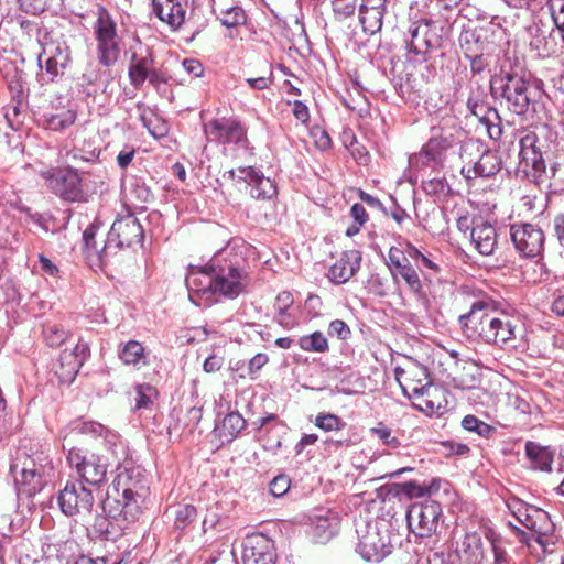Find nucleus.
I'll return each mask as SVG.
<instances>
[{
	"mask_svg": "<svg viewBox=\"0 0 564 564\" xmlns=\"http://www.w3.org/2000/svg\"><path fill=\"white\" fill-rule=\"evenodd\" d=\"M148 494L144 470L132 460L120 463L111 490L104 500V512L116 521L133 522L142 513Z\"/></svg>",
	"mask_w": 564,
	"mask_h": 564,
	"instance_id": "1",
	"label": "nucleus"
},
{
	"mask_svg": "<svg viewBox=\"0 0 564 564\" xmlns=\"http://www.w3.org/2000/svg\"><path fill=\"white\" fill-rule=\"evenodd\" d=\"M459 324L473 340L502 346L516 338L511 318L500 314L497 303L489 296L474 301L469 312L459 316Z\"/></svg>",
	"mask_w": 564,
	"mask_h": 564,
	"instance_id": "2",
	"label": "nucleus"
},
{
	"mask_svg": "<svg viewBox=\"0 0 564 564\" xmlns=\"http://www.w3.org/2000/svg\"><path fill=\"white\" fill-rule=\"evenodd\" d=\"M9 474L18 497H34L53 481L55 468L46 451L37 445H21L12 457Z\"/></svg>",
	"mask_w": 564,
	"mask_h": 564,
	"instance_id": "3",
	"label": "nucleus"
},
{
	"mask_svg": "<svg viewBox=\"0 0 564 564\" xmlns=\"http://www.w3.org/2000/svg\"><path fill=\"white\" fill-rule=\"evenodd\" d=\"M459 45L474 76L491 70L492 66L496 72L500 70L502 59L516 56L514 53L502 52L495 32L482 26L464 29L459 35Z\"/></svg>",
	"mask_w": 564,
	"mask_h": 564,
	"instance_id": "4",
	"label": "nucleus"
},
{
	"mask_svg": "<svg viewBox=\"0 0 564 564\" xmlns=\"http://www.w3.org/2000/svg\"><path fill=\"white\" fill-rule=\"evenodd\" d=\"M490 90L501 97L508 109L517 115H524L529 110L534 93L517 56L502 59L500 70L491 77Z\"/></svg>",
	"mask_w": 564,
	"mask_h": 564,
	"instance_id": "5",
	"label": "nucleus"
},
{
	"mask_svg": "<svg viewBox=\"0 0 564 564\" xmlns=\"http://www.w3.org/2000/svg\"><path fill=\"white\" fill-rule=\"evenodd\" d=\"M446 35V23L441 19L413 22L404 36L409 59L413 63L426 62L432 52L443 46Z\"/></svg>",
	"mask_w": 564,
	"mask_h": 564,
	"instance_id": "6",
	"label": "nucleus"
},
{
	"mask_svg": "<svg viewBox=\"0 0 564 564\" xmlns=\"http://www.w3.org/2000/svg\"><path fill=\"white\" fill-rule=\"evenodd\" d=\"M144 240V230L139 219L131 213L119 215L113 221L107 240L100 249L99 261L101 264H115L118 252L124 248H133Z\"/></svg>",
	"mask_w": 564,
	"mask_h": 564,
	"instance_id": "7",
	"label": "nucleus"
},
{
	"mask_svg": "<svg viewBox=\"0 0 564 564\" xmlns=\"http://www.w3.org/2000/svg\"><path fill=\"white\" fill-rule=\"evenodd\" d=\"M229 251L223 250L210 261L214 272V295L237 297L245 289L247 272L240 268L237 258L229 259Z\"/></svg>",
	"mask_w": 564,
	"mask_h": 564,
	"instance_id": "8",
	"label": "nucleus"
},
{
	"mask_svg": "<svg viewBox=\"0 0 564 564\" xmlns=\"http://www.w3.org/2000/svg\"><path fill=\"white\" fill-rule=\"evenodd\" d=\"M203 131L209 142L224 147V151L249 149L247 128L234 117L212 119L203 124Z\"/></svg>",
	"mask_w": 564,
	"mask_h": 564,
	"instance_id": "9",
	"label": "nucleus"
},
{
	"mask_svg": "<svg viewBox=\"0 0 564 564\" xmlns=\"http://www.w3.org/2000/svg\"><path fill=\"white\" fill-rule=\"evenodd\" d=\"M94 35L99 64L104 67L115 65L120 56V37L115 20L104 8L98 10V18L94 24Z\"/></svg>",
	"mask_w": 564,
	"mask_h": 564,
	"instance_id": "10",
	"label": "nucleus"
},
{
	"mask_svg": "<svg viewBox=\"0 0 564 564\" xmlns=\"http://www.w3.org/2000/svg\"><path fill=\"white\" fill-rule=\"evenodd\" d=\"M457 139L452 129L433 127L431 137L417 154L410 158L412 165L431 166L434 170L442 169L446 161V153L452 149Z\"/></svg>",
	"mask_w": 564,
	"mask_h": 564,
	"instance_id": "11",
	"label": "nucleus"
},
{
	"mask_svg": "<svg viewBox=\"0 0 564 564\" xmlns=\"http://www.w3.org/2000/svg\"><path fill=\"white\" fill-rule=\"evenodd\" d=\"M529 37V46L538 56L547 58L560 54L564 48V40L561 32L541 19L533 20L525 28Z\"/></svg>",
	"mask_w": 564,
	"mask_h": 564,
	"instance_id": "12",
	"label": "nucleus"
},
{
	"mask_svg": "<svg viewBox=\"0 0 564 564\" xmlns=\"http://www.w3.org/2000/svg\"><path fill=\"white\" fill-rule=\"evenodd\" d=\"M67 462L87 484L97 486L106 480L108 463L98 454L73 447L68 451Z\"/></svg>",
	"mask_w": 564,
	"mask_h": 564,
	"instance_id": "13",
	"label": "nucleus"
},
{
	"mask_svg": "<svg viewBox=\"0 0 564 564\" xmlns=\"http://www.w3.org/2000/svg\"><path fill=\"white\" fill-rule=\"evenodd\" d=\"M58 505L66 516H87L94 507L93 491L79 480H68L58 494Z\"/></svg>",
	"mask_w": 564,
	"mask_h": 564,
	"instance_id": "14",
	"label": "nucleus"
},
{
	"mask_svg": "<svg viewBox=\"0 0 564 564\" xmlns=\"http://www.w3.org/2000/svg\"><path fill=\"white\" fill-rule=\"evenodd\" d=\"M510 237L516 250L524 258H538L544 250L545 236L536 225L513 224L510 228Z\"/></svg>",
	"mask_w": 564,
	"mask_h": 564,
	"instance_id": "15",
	"label": "nucleus"
},
{
	"mask_svg": "<svg viewBox=\"0 0 564 564\" xmlns=\"http://www.w3.org/2000/svg\"><path fill=\"white\" fill-rule=\"evenodd\" d=\"M46 180L48 187L65 200L80 202L85 198L82 175L73 167L57 169Z\"/></svg>",
	"mask_w": 564,
	"mask_h": 564,
	"instance_id": "16",
	"label": "nucleus"
},
{
	"mask_svg": "<svg viewBox=\"0 0 564 564\" xmlns=\"http://www.w3.org/2000/svg\"><path fill=\"white\" fill-rule=\"evenodd\" d=\"M394 377L403 393L409 398L424 397L429 393L431 380L427 368L421 364L410 361L405 368L397 366Z\"/></svg>",
	"mask_w": 564,
	"mask_h": 564,
	"instance_id": "17",
	"label": "nucleus"
},
{
	"mask_svg": "<svg viewBox=\"0 0 564 564\" xmlns=\"http://www.w3.org/2000/svg\"><path fill=\"white\" fill-rule=\"evenodd\" d=\"M442 514L440 503L429 501L413 505L408 511L406 519L411 530L420 536H430L436 531Z\"/></svg>",
	"mask_w": 564,
	"mask_h": 564,
	"instance_id": "18",
	"label": "nucleus"
},
{
	"mask_svg": "<svg viewBox=\"0 0 564 564\" xmlns=\"http://www.w3.org/2000/svg\"><path fill=\"white\" fill-rule=\"evenodd\" d=\"M494 542H484L480 534L469 532L456 549L459 564H494L491 561Z\"/></svg>",
	"mask_w": 564,
	"mask_h": 564,
	"instance_id": "19",
	"label": "nucleus"
},
{
	"mask_svg": "<svg viewBox=\"0 0 564 564\" xmlns=\"http://www.w3.org/2000/svg\"><path fill=\"white\" fill-rule=\"evenodd\" d=\"M517 505L518 507L512 510L517 520L527 529L538 534L535 541L539 544H544L543 539L552 533L554 527L550 520L549 513L521 502Z\"/></svg>",
	"mask_w": 564,
	"mask_h": 564,
	"instance_id": "20",
	"label": "nucleus"
},
{
	"mask_svg": "<svg viewBox=\"0 0 564 564\" xmlns=\"http://www.w3.org/2000/svg\"><path fill=\"white\" fill-rule=\"evenodd\" d=\"M21 26L28 29L29 35H34L41 52L37 54V64L43 68V58L48 57L58 59L61 63H69L70 50L65 42L61 41H46L47 34L42 37L40 28L29 21H23Z\"/></svg>",
	"mask_w": 564,
	"mask_h": 564,
	"instance_id": "21",
	"label": "nucleus"
},
{
	"mask_svg": "<svg viewBox=\"0 0 564 564\" xmlns=\"http://www.w3.org/2000/svg\"><path fill=\"white\" fill-rule=\"evenodd\" d=\"M242 547L243 564H275L273 542L267 535L252 534L243 541Z\"/></svg>",
	"mask_w": 564,
	"mask_h": 564,
	"instance_id": "22",
	"label": "nucleus"
},
{
	"mask_svg": "<svg viewBox=\"0 0 564 564\" xmlns=\"http://www.w3.org/2000/svg\"><path fill=\"white\" fill-rule=\"evenodd\" d=\"M154 58L149 46L143 45L139 39L131 47L128 76L134 88H140L145 83V75L154 67Z\"/></svg>",
	"mask_w": 564,
	"mask_h": 564,
	"instance_id": "23",
	"label": "nucleus"
},
{
	"mask_svg": "<svg viewBox=\"0 0 564 564\" xmlns=\"http://www.w3.org/2000/svg\"><path fill=\"white\" fill-rule=\"evenodd\" d=\"M188 290L189 299L197 303L195 296H206V301H210L214 295V272L210 269V263L207 267H189L188 273L185 279Z\"/></svg>",
	"mask_w": 564,
	"mask_h": 564,
	"instance_id": "24",
	"label": "nucleus"
},
{
	"mask_svg": "<svg viewBox=\"0 0 564 564\" xmlns=\"http://www.w3.org/2000/svg\"><path fill=\"white\" fill-rule=\"evenodd\" d=\"M538 137L533 133L520 139L519 169L527 175L545 172V162L541 151L536 147Z\"/></svg>",
	"mask_w": 564,
	"mask_h": 564,
	"instance_id": "25",
	"label": "nucleus"
},
{
	"mask_svg": "<svg viewBox=\"0 0 564 564\" xmlns=\"http://www.w3.org/2000/svg\"><path fill=\"white\" fill-rule=\"evenodd\" d=\"M471 243L482 256H491L498 246V234L496 227L482 217L473 219L470 231Z\"/></svg>",
	"mask_w": 564,
	"mask_h": 564,
	"instance_id": "26",
	"label": "nucleus"
},
{
	"mask_svg": "<svg viewBox=\"0 0 564 564\" xmlns=\"http://www.w3.org/2000/svg\"><path fill=\"white\" fill-rule=\"evenodd\" d=\"M239 181L246 182L250 186V195L257 199H271L276 195L274 183L265 177L260 171L252 166L238 167Z\"/></svg>",
	"mask_w": 564,
	"mask_h": 564,
	"instance_id": "27",
	"label": "nucleus"
},
{
	"mask_svg": "<svg viewBox=\"0 0 564 564\" xmlns=\"http://www.w3.org/2000/svg\"><path fill=\"white\" fill-rule=\"evenodd\" d=\"M501 169V159L496 151L487 150L471 166H463L460 174L471 181L477 177H491Z\"/></svg>",
	"mask_w": 564,
	"mask_h": 564,
	"instance_id": "28",
	"label": "nucleus"
},
{
	"mask_svg": "<svg viewBox=\"0 0 564 564\" xmlns=\"http://www.w3.org/2000/svg\"><path fill=\"white\" fill-rule=\"evenodd\" d=\"M357 552L365 561L378 563L390 553V547L384 543L378 531H368L359 540Z\"/></svg>",
	"mask_w": 564,
	"mask_h": 564,
	"instance_id": "29",
	"label": "nucleus"
},
{
	"mask_svg": "<svg viewBox=\"0 0 564 564\" xmlns=\"http://www.w3.org/2000/svg\"><path fill=\"white\" fill-rule=\"evenodd\" d=\"M360 268V256L358 251H349L330 267L329 280L335 284L346 283Z\"/></svg>",
	"mask_w": 564,
	"mask_h": 564,
	"instance_id": "30",
	"label": "nucleus"
},
{
	"mask_svg": "<svg viewBox=\"0 0 564 564\" xmlns=\"http://www.w3.org/2000/svg\"><path fill=\"white\" fill-rule=\"evenodd\" d=\"M155 15L167 23L173 30L178 29L185 20V10L175 0H152Z\"/></svg>",
	"mask_w": 564,
	"mask_h": 564,
	"instance_id": "31",
	"label": "nucleus"
},
{
	"mask_svg": "<svg viewBox=\"0 0 564 564\" xmlns=\"http://www.w3.org/2000/svg\"><path fill=\"white\" fill-rule=\"evenodd\" d=\"M294 299L291 292H280L274 302V317L273 321L284 329H293L299 325L297 318L290 312Z\"/></svg>",
	"mask_w": 564,
	"mask_h": 564,
	"instance_id": "32",
	"label": "nucleus"
},
{
	"mask_svg": "<svg viewBox=\"0 0 564 564\" xmlns=\"http://www.w3.org/2000/svg\"><path fill=\"white\" fill-rule=\"evenodd\" d=\"M338 518L330 511H325L315 516L312 529L314 536L318 542L324 543L328 541L338 531Z\"/></svg>",
	"mask_w": 564,
	"mask_h": 564,
	"instance_id": "33",
	"label": "nucleus"
},
{
	"mask_svg": "<svg viewBox=\"0 0 564 564\" xmlns=\"http://www.w3.org/2000/svg\"><path fill=\"white\" fill-rule=\"evenodd\" d=\"M90 354L88 344L79 340L72 351H63V361H67V370L63 373L66 380L75 378L84 361Z\"/></svg>",
	"mask_w": 564,
	"mask_h": 564,
	"instance_id": "34",
	"label": "nucleus"
},
{
	"mask_svg": "<svg viewBox=\"0 0 564 564\" xmlns=\"http://www.w3.org/2000/svg\"><path fill=\"white\" fill-rule=\"evenodd\" d=\"M119 358L124 365L132 366L137 369L149 364L144 347L138 340H129L126 343L119 351Z\"/></svg>",
	"mask_w": 564,
	"mask_h": 564,
	"instance_id": "35",
	"label": "nucleus"
},
{
	"mask_svg": "<svg viewBox=\"0 0 564 564\" xmlns=\"http://www.w3.org/2000/svg\"><path fill=\"white\" fill-rule=\"evenodd\" d=\"M525 453L535 469L551 471L554 459V453L552 451L534 442H528L525 444Z\"/></svg>",
	"mask_w": 564,
	"mask_h": 564,
	"instance_id": "36",
	"label": "nucleus"
},
{
	"mask_svg": "<svg viewBox=\"0 0 564 564\" xmlns=\"http://www.w3.org/2000/svg\"><path fill=\"white\" fill-rule=\"evenodd\" d=\"M246 424V420L239 412H230L224 417L221 424L216 427V431L221 440L231 442L245 430Z\"/></svg>",
	"mask_w": 564,
	"mask_h": 564,
	"instance_id": "37",
	"label": "nucleus"
},
{
	"mask_svg": "<svg viewBox=\"0 0 564 564\" xmlns=\"http://www.w3.org/2000/svg\"><path fill=\"white\" fill-rule=\"evenodd\" d=\"M104 443L107 451L111 453L118 464L131 460L128 446L116 432L110 430L106 432Z\"/></svg>",
	"mask_w": 564,
	"mask_h": 564,
	"instance_id": "38",
	"label": "nucleus"
},
{
	"mask_svg": "<svg viewBox=\"0 0 564 564\" xmlns=\"http://www.w3.org/2000/svg\"><path fill=\"white\" fill-rule=\"evenodd\" d=\"M384 12L370 10V9H359V20L365 33L375 34L379 32L382 28Z\"/></svg>",
	"mask_w": 564,
	"mask_h": 564,
	"instance_id": "39",
	"label": "nucleus"
},
{
	"mask_svg": "<svg viewBox=\"0 0 564 564\" xmlns=\"http://www.w3.org/2000/svg\"><path fill=\"white\" fill-rule=\"evenodd\" d=\"M393 279L401 276L406 283L408 288L414 292L420 293L422 290V283L416 270L411 265L410 260L402 263L391 271Z\"/></svg>",
	"mask_w": 564,
	"mask_h": 564,
	"instance_id": "40",
	"label": "nucleus"
},
{
	"mask_svg": "<svg viewBox=\"0 0 564 564\" xmlns=\"http://www.w3.org/2000/svg\"><path fill=\"white\" fill-rule=\"evenodd\" d=\"M299 346L310 352H326L329 348L327 338L318 330L300 337Z\"/></svg>",
	"mask_w": 564,
	"mask_h": 564,
	"instance_id": "41",
	"label": "nucleus"
},
{
	"mask_svg": "<svg viewBox=\"0 0 564 564\" xmlns=\"http://www.w3.org/2000/svg\"><path fill=\"white\" fill-rule=\"evenodd\" d=\"M455 387L463 390L477 388L481 382V372L476 366L464 367L462 373L455 378Z\"/></svg>",
	"mask_w": 564,
	"mask_h": 564,
	"instance_id": "42",
	"label": "nucleus"
},
{
	"mask_svg": "<svg viewBox=\"0 0 564 564\" xmlns=\"http://www.w3.org/2000/svg\"><path fill=\"white\" fill-rule=\"evenodd\" d=\"M76 120V112L65 110L59 113L51 115L45 119V126L52 131H63L73 126Z\"/></svg>",
	"mask_w": 564,
	"mask_h": 564,
	"instance_id": "43",
	"label": "nucleus"
},
{
	"mask_svg": "<svg viewBox=\"0 0 564 564\" xmlns=\"http://www.w3.org/2000/svg\"><path fill=\"white\" fill-rule=\"evenodd\" d=\"M217 19L228 29L242 25L247 21L246 13L240 7H230L226 10H221L218 13Z\"/></svg>",
	"mask_w": 564,
	"mask_h": 564,
	"instance_id": "44",
	"label": "nucleus"
},
{
	"mask_svg": "<svg viewBox=\"0 0 564 564\" xmlns=\"http://www.w3.org/2000/svg\"><path fill=\"white\" fill-rule=\"evenodd\" d=\"M140 120L143 127L148 129L149 133L156 139L162 138L167 133L166 124L152 112L141 113Z\"/></svg>",
	"mask_w": 564,
	"mask_h": 564,
	"instance_id": "45",
	"label": "nucleus"
},
{
	"mask_svg": "<svg viewBox=\"0 0 564 564\" xmlns=\"http://www.w3.org/2000/svg\"><path fill=\"white\" fill-rule=\"evenodd\" d=\"M462 426L469 432H475L479 436L490 437L495 433V427L480 421L475 415H466L462 421Z\"/></svg>",
	"mask_w": 564,
	"mask_h": 564,
	"instance_id": "46",
	"label": "nucleus"
},
{
	"mask_svg": "<svg viewBox=\"0 0 564 564\" xmlns=\"http://www.w3.org/2000/svg\"><path fill=\"white\" fill-rule=\"evenodd\" d=\"M269 357L263 352L256 354L249 361L248 365L236 367L237 371H241L240 377H250L254 379L256 375L268 364Z\"/></svg>",
	"mask_w": 564,
	"mask_h": 564,
	"instance_id": "47",
	"label": "nucleus"
},
{
	"mask_svg": "<svg viewBox=\"0 0 564 564\" xmlns=\"http://www.w3.org/2000/svg\"><path fill=\"white\" fill-rule=\"evenodd\" d=\"M67 332L57 324H47L43 328L45 343L51 347H58L67 339Z\"/></svg>",
	"mask_w": 564,
	"mask_h": 564,
	"instance_id": "48",
	"label": "nucleus"
},
{
	"mask_svg": "<svg viewBox=\"0 0 564 564\" xmlns=\"http://www.w3.org/2000/svg\"><path fill=\"white\" fill-rule=\"evenodd\" d=\"M68 63H61L58 59L48 57L43 58V67L45 73L42 80L45 83L55 82L58 77L63 76Z\"/></svg>",
	"mask_w": 564,
	"mask_h": 564,
	"instance_id": "49",
	"label": "nucleus"
},
{
	"mask_svg": "<svg viewBox=\"0 0 564 564\" xmlns=\"http://www.w3.org/2000/svg\"><path fill=\"white\" fill-rule=\"evenodd\" d=\"M467 107L469 111L479 118V120L484 123H488L491 121V117L498 118V112L496 109L489 108L485 102H479L471 98L467 101Z\"/></svg>",
	"mask_w": 564,
	"mask_h": 564,
	"instance_id": "50",
	"label": "nucleus"
},
{
	"mask_svg": "<svg viewBox=\"0 0 564 564\" xmlns=\"http://www.w3.org/2000/svg\"><path fill=\"white\" fill-rule=\"evenodd\" d=\"M315 425L326 432L339 431L345 427V422L337 415L327 413L318 414L315 419Z\"/></svg>",
	"mask_w": 564,
	"mask_h": 564,
	"instance_id": "51",
	"label": "nucleus"
},
{
	"mask_svg": "<svg viewBox=\"0 0 564 564\" xmlns=\"http://www.w3.org/2000/svg\"><path fill=\"white\" fill-rule=\"evenodd\" d=\"M549 9L553 20V26L561 32L564 40V0H549Z\"/></svg>",
	"mask_w": 564,
	"mask_h": 564,
	"instance_id": "52",
	"label": "nucleus"
},
{
	"mask_svg": "<svg viewBox=\"0 0 564 564\" xmlns=\"http://www.w3.org/2000/svg\"><path fill=\"white\" fill-rule=\"evenodd\" d=\"M196 517V509L191 505L180 506L175 511L174 525L176 529H185Z\"/></svg>",
	"mask_w": 564,
	"mask_h": 564,
	"instance_id": "53",
	"label": "nucleus"
},
{
	"mask_svg": "<svg viewBox=\"0 0 564 564\" xmlns=\"http://www.w3.org/2000/svg\"><path fill=\"white\" fill-rule=\"evenodd\" d=\"M155 395V389L149 384H138L135 387V408L147 409L152 403V398Z\"/></svg>",
	"mask_w": 564,
	"mask_h": 564,
	"instance_id": "54",
	"label": "nucleus"
},
{
	"mask_svg": "<svg viewBox=\"0 0 564 564\" xmlns=\"http://www.w3.org/2000/svg\"><path fill=\"white\" fill-rule=\"evenodd\" d=\"M422 188L427 195L434 197L445 196L449 191V186L445 178H431L424 181L422 183Z\"/></svg>",
	"mask_w": 564,
	"mask_h": 564,
	"instance_id": "55",
	"label": "nucleus"
},
{
	"mask_svg": "<svg viewBox=\"0 0 564 564\" xmlns=\"http://www.w3.org/2000/svg\"><path fill=\"white\" fill-rule=\"evenodd\" d=\"M332 6L336 19L341 21L355 13L357 0H332Z\"/></svg>",
	"mask_w": 564,
	"mask_h": 564,
	"instance_id": "56",
	"label": "nucleus"
},
{
	"mask_svg": "<svg viewBox=\"0 0 564 564\" xmlns=\"http://www.w3.org/2000/svg\"><path fill=\"white\" fill-rule=\"evenodd\" d=\"M100 78H101V74L99 70H94V72H90V73H85L82 77V85L83 86H86V94L88 96L90 95H95L98 90H105V88H101V85H100Z\"/></svg>",
	"mask_w": 564,
	"mask_h": 564,
	"instance_id": "57",
	"label": "nucleus"
},
{
	"mask_svg": "<svg viewBox=\"0 0 564 564\" xmlns=\"http://www.w3.org/2000/svg\"><path fill=\"white\" fill-rule=\"evenodd\" d=\"M291 486V480L286 475H279L274 477L269 484V490L273 497L284 496Z\"/></svg>",
	"mask_w": 564,
	"mask_h": 564,
	"instance_id": "58",
	"label": "nucleus"
},
{
	"mask_svg": "<svg viewBox=\"0 0 564 564\" xmlns=\"http://www.w3.org/2000/svg\"><path fill=\"white\" fill-rule=\"evenodd\" d=\"M97 230L98 226L90 224L83 232V241L88 254L95 253L99 258L100 250H98L96 242Z\"/></svg>",
	"mask_w": 564,
	"mask_h": 564,
	"instance_id": "59",
	"label": "nucleus"
},
{
	"mask_svg": "<svg viewBox=\"0 0 564 564\" xmlns=\"http://www.w3.org/2000/svg\"><path fill=\"white\" fill-rule=\"evenodd\" d=\"M371 433L382 441L383 444L392 448H397L400 445L399 440L392 436L391 430L387 426L380 424L378 427L371 429Z\"/></svg>",
	"mask_w": 564,
	"mask_h": 564,
	"instance_id": "60",
	"label": "nucleus"
},
{
	"mask_svg": "<svg viewBox=\"0 0 564 564\" xmlns=\"http://www.w3.org/2000/svg\"><path fill=\"white\" fill-rule=\"evenodd\" d=\"M351 334L349 326L341 319L330 322L328 326V335L336 336L339 339H347Z\"/></svg>",
	"mask_w": 564,
	"mask_h": 564,
	"instance_id": "61",
	"label": "nucleus"
},
{
	"mask_svg": "<svg viewBox=\"0 0 564 564\" xmlns=\"http://www.w3.org/2000/svg\"><path fill=\"white\" fill-rule=\"evenodd\" d=\"M409 259L404 254V251L397 247H391L388 252V262L390 271L394 270L397 267H400L402 263L406 262Z\"/></svg>",
	"mask_w": 564,
	"mask_h": 564,
	"instance_id": "62",
	"label": "nucleus"
},
{
	"mask_svg": "<svg viewBox=\"0 0 564 564\" xmlns=\"http://www.w3.org/2000/svg\"><path fill=\"white\" fill-rule=\"evenodd\" d=\"M21 9L26 13L39 14L45 10L46 0H18Z\"/></svg>",
	"mask_w": 564,
	"mask_h": 564,
	"instance_id": "63",
	"label": "nucleus"
},
{
	"mask_svg": "<svg viewBox=\"0 0 564 564\" xmlns=\"http://www.w3.org/2000/svg\"><path fill=\"white\" fill-rule=\"evenodd\" d=\"M289 104L292 105L293 116L302 123H307L310 120V111L307 106L301 100H294L293 102L290 101Z\"/></svg>",
	"mask_w": 564,
	"mask_h": 564,
	"instance_id": "64",
	"label": "nucleus"
}]
</instances>
